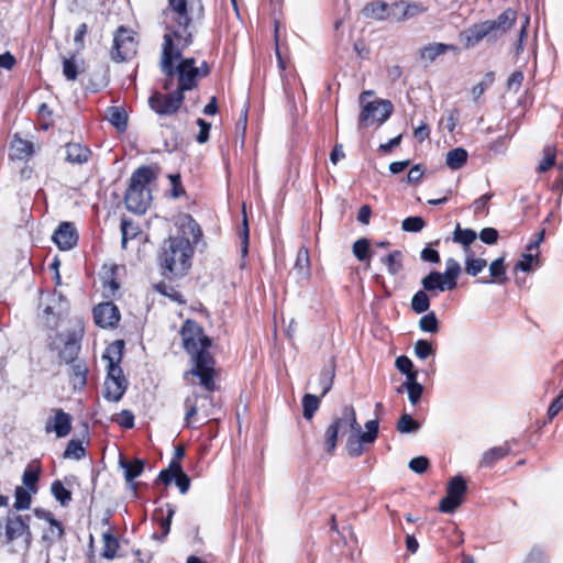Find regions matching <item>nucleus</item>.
I'll use <instances>...</instances> for the list:
<instances>
[{
    "mask_svg": "<svg viewBox=\"0 0 563 563\" xmlns=\"http://www.w3.org/2000/svg\"><path fill=\"white\" fill-rule=\"evenodd\" d=\"M203 16L201 0H168V7L164 10V23L166 33L162 51L161 68L167 79L164 89L172 88L173 78L178 75L177 91L183 95L196 86L197 77L207 76L209 68L203 62L201 67L195 65L194 58L183 59L177 68L173 63L181 57L184 49L191 43L196 31V23Z\"/></svg>",
    "mask_w": 563,
    "mask_h": 563,
    "instance_id": "obj_1",
    "label": "nucleus"
},
{
    "mask_svg": "<svg viewBox=\"0 0 563 563\" xmlns=\"http://www.w3.org/2000/svg\"><path fill=\"white\" fill-rule=\"evenodd\" d=\"M185 350L192 356L194 367L186 373L199 377L201 386L207 390L214 389L213 358L208 352L211 340L194 321L187 320L180 331Z\"/></svg>",
    "mask_w": 563,
    "mask_h": 563,
    "instance_id": "obj_2",
    "label": "nucleus"
},
{
    "mask_svg": "<svg viewBox=\"0 0 563 563\" xmlns=\"http://www.w3.org/2000/svg\"><path fill=\"white\" fill-rule=\"evenodd\" d=\"M194 249L188 238L170 236L162 246L159 263L165 277L183 276L190 267Z\"/></svg>",
    "mask_w": 563,
    "mask_h": 563,
    "instance_id": "obj_3",
    "label": "nucleus"
},
{
    "mask_svg": "<svg viewBox=\"0 0 563 563\" xmlns=\"http://www.w3.org/2000/svg\"><path fill=\"white\" fill-rule=\"evenodd\" d=\"M124 342L117 340L109 344L102 355L107 362V379L104 382V397L110 401H119L126 389V380L120 367Z\"/></svg>",
    "mask_w": 563,
    "mask_h": 563,
    "instance_id": "obj_4",
    "label": "nucleus"
},
{
    "mask_svg": "<svg viewBox=\"0 0 563 563\" xmlns=\"http://www.w3.org/2000/svg\"><path fill=\"white\" fill-rule=\"evenodd\" d=\"M515 22L516 12L507 9L495 20L474 24L466 31V46L473 47L484 38L492 42L497 41L514 26Z\"/></svg>",
    "mask_w": 563,
    "mask_h": 563,
    "instance_id": "obj_5",
    "label": "nucleus"
},
{
    "mask_svg": "<svg viewBox=\"0 0 563 563\" xmlns=\"http://www.w3.org/2000/svg\"><path fill=\"white\" fill-rule=\"evenodd\" d=\"M155 178L151 167H140L131 176L130 186L125 194L126 208L135 213H144L151 201L150 190L146 185Z\"/></svg>",
    "mask_w": 563,
    "mask_h": 563,
    "instance_id": "obj_6",
    "label": "nucleus"
},
{
    "mask_svg": "<svg viewBox=\"0 0 563 563\" xmlns=\"http://www.w3.org/2000/svg\"><path fill=\"white\" fill-rule=\"evenodd\" d=\"M371 95V91H364L360 96L362 110L358 115V129H367L374 124L380 125L393 112V104L388 100L366 101V97Z\"/></svg>",
    "mask_w": 563,
    "mask_h": 563,
    "instance_id": "obj_7",
    "label": "nucleus"
},
{
    "mask_svg": "<svg viewBox=\"0 0 563 563\" xmlns=\"http://www.w3.org/2000/svg\"><path fill=\"white\" fill-rule=\"evenodd\" d=\"M347 430L350 433L361 431V426L356 420L355 410L352 406L343 407L341 416L335 418L327 428L324 433V444L328 453L333 454L339 433Z\"/></svg>",
    "mask_w": 563,
    "mask_h": 563,
    "instance_id": "obj_8",
    "label": "nucleus"
},
{
    "mask_svg": "<svg viewBox=\"0 0 563 563\" xmlns=\"http://www.w3.org/2000/svg\"><path fill=\"white\" fill-rule=\"evenodd\" d=\"M25 519L19 515H9L5 518L4 537L8 542L16 543L23 551H27L32 543V533Z\"/></svg>",
    "mask_w": 563,
    "mask_h": 563,
    "instance_id": "obj_9",
    "label": "nucleus"
},
{
    "mask_svg": "<svg viewBox=\"0 0 563 563\" xmlns=\"http://www.w3.org/2000/svg\"><path fill=\"white\" fill-rule=\"evenodd\" d=\"M183 101L184 95L177 90L168 95L155 92L150 97L148 106L159 115H172L178 111Z\"/></svg>",
    "mask_w": 563,
    "mask_h": 563,
    "instance_id": "obj_10",
    "label": "nucleus"
},
{
    "mask_svg": "<svg viewBox=\"0 0 563 563\" xmlns=\"http://www.w3.org/2000/svg\"><path fill=\"white\" fill-rule=\"evenodd\" d=\"M467 486L462 476H454L448 484L446 496L440 501L442 512L452 514L462 503Z\"/></svg>",
    "mask_w": 563,
    "mask_h": 563,
    "instance_id": "obj_11",
    "label": "nucleus"
},
{
    "mask_svg": "<svg viewBox=\"0 0 563 563\" xmlns=\"http://www.w3.org/2000/svg\"><path fill=\"white\" fill-rule=\"evenodd\" d=\"M184 405L186 408L185 423L187 427L192 426V419L199 411H201L203 418H208L213 413L212 398L208 395L191 394L186 397Z\"/></svg>",
    "mask_w": 563,
    "mask_h": 563,
    "instance_id": "obj_12",
    "label": "nucleus"
},
{
    "mask_svg": "<svg viewBox=\"0 0 563 563\" xmlns=\"http://www.w3.org/2000/svg\"><path fill=\"white\" fill-rule=\"evenodd\" d=\"M136 53V42L130 32L124 27H119L114 34L112 58L117 62H123L131 58Z\"/></svg>",
    "mask_w": 563,
    "mask_h": 563,
    "instance_id": "obj_13",
    "label": "nucleus"
},
{
    "mask_svg": "<svg viewBox=\"0 0 563 563\" xmlns=\"http://www.w3.org/2000/svg\"><path fill=\"white\" fill-rule=\"evenodd\" d=\"M54 417L45 423L47 433L55 432L57 438H65L71 431V417L63 409H54Z\"/></svg>",
    "mask_w": 563,
    "mask_h": 563,
    "instance_id": "obj_14",
    "label": "nucleus"
},
{
    "mask_svg": "<svg viewBox=\"0 0 563 563\" xmlns=\"http://www.w3.org/2000/svg\"><path fill=\"white\" fill-rule=\"evenodd\" d=\"M95 322L101 328H112L120 320V311L112 302L99 303L93 309Z\"/></svg>",
    "mask_w": 563,
    "mask_h": 563,
    "instance_id": "obj_15",
    "label": "nucleus"
},
{
    "mask_svg": "<svg viewBox=\"0 0 563 563\" xmlns=\"http://www.w3.org/2000/svg\"><path fill=\"white\" fill-rule=\"evenodd\" d=\"M159 479L165 484H169L175 479V483L181 494H186L189 489L190 479L183 472L180 464L176 461H172L168 468L161 471Z\"/></svg>",
    "mask_w": 563,
    "mask_h": 563,
    "instance_id": "obj_16",
    "label": "nucleus"
},
{
    "mask_svg": "<svg viewBox=\"0 0 563 563\" xmlns=\"http://www.w3.org/2000/svg\"><path fill=\"white\" fill-rule=\"evenodd\" d=\"M53 241L59 250H70L77 243V233L69 222L62 223L53 235Z\"/></svg>",
    "mask_w": 563,
    "mask_h": 563,
    "instance_id": "obj_17",
    "label": "nucleus"
},
{
    "mask_svg": "<svg viewBox=\"0 0 563 563\" xmlns=\"http://www.w3.org/2000/svg\"><path fill=\"white\" fill-rule=\"evenodd\" d=\"M449 51H456V47L444 43H429L418 51V57L424 65H430Z\"/></svg>",
    "mask_w": 563,
    "mask_h": 563,
    "instance_id": "obj_18",
    "label": "nucleus"
},
{
    "mask_svg": "<svg viewBox=\"0 0 563 563\" xmlns=\"http://www.w3.org/2000/svg\"><path fill=\"white\" fill-rule=\"evenodd\" d=\"M294 272L298 279L307 280L311 275L309 251L306 246L298 250Z\"/></svg>",
    "mask_w": 563,
    "mask_h": 563,
    "instance_id": "obj_19",
    "label": "nucleus"
},
{
    "mask_svg": "<svg viewBox=\"0 0 563 563\" xmlns=\"http://www.w3.org/2000/svg\"><path fill=\"white\" fill-rule=\"evenodd\" d=\"M90 151L79 143H68L66 145V159L69 163L82 164L87 162Z\"/></svg>",
    "mask_w": 563,
    "mask_h": 563,
    "instance_id": "obj_20",
    "label": "nucleus"
},
{
    "mask_svg": "<svg viewBox=\"0 0 563 563\" xmlns=\"http://www.w3.org/2000/svg\"><path fill=\"white\" fill-rule=\"evenodd\" d=\"M388 3L383 1H373L367 3L363 9V14L366 18L375 20H388Z\"/></svg>",
    "mask_w": 563,
    "mask_h": 563,
    "instance_id": "obj_21",
    "label": "nucleus"
},
{
    "mask_svg": "<svg viewBox=\"0 0 563 563\" xmlns=\"http://www.w3.org/2000/svg\"><path fill=\"white\" fill-rule=\"evenodd\" d=\"M442 273L431 272L421 279V285L426 291L435 294L437 291H444Z\"/></svg>",
    "mask_w": 563,
    "mask_h": 563,
    "instance_id": "obj_22",
    "label": "nucleus"
},
{
    "mask_svg": "<svg viewBox=\"0 0 563 563\" xmlns=\"http://www.w3.org/2000/svg\"><path fill=\"white\" fill-rule=\"evenodd\" d=\"M335 377V365L333 362L327 364L320 374L319 385L321 387V396H324L332 388Z\"/></svg>",
    "mask_w": 563,
    "mask_h": 563,
    "instance_id": "obj_23",
    "label": "nucleus"
},
{
    "mask_svg": "<svg viewBox=\"0 0 563 563\" xmlns=\"http://www.w3.org/2000/svg\"><path fill=\"white\" fill-rule=\"evenodd\" d=\"M467 152L462 147H456L448 152L445 157L446 165L453 169H460L467 161Z\"/></svg>",
    "mask_w": 563,
    "mask_h": 563,
    "instance_id": "obj_24",
    "label": "nucleus"
},
{
    "mask_svg": "<svg viewBox=\"0 0 563 563\" xmlns=\"http://www.w3.org/2000/svg\"><path fill=\"white\" fill-rule=\"evenodd\" d=\"M109 122L119 131H124L128 125V115L125 111L119 107H110L106 114Z\"/></svg>",
    "mask_w": 563,
    "mask_h": 563,
    "instance_id": "obj_25",
    "label": "nucleus"
},
{
    "mask_svg": "<svg viewBox=\"0 0 563 563\" xmlns=\"http://www.w3.org/2000/svg\"><path fill=\"white\" fill-rule=\"evenodd\" d=\"M13 156L18 159H24L33 154V143L20 137H14L11 143Z\"/></svg>",
    "mask_w": 563,
    "mask_h": 563,
    "instance_id": "obj_26",
    "label": "nucleus"
},
{
    "mask_svg": "<svg viewBox=\"0 0 563 563\" xmlns=\"http://www.w3.org/2000/svg\"><path fill=\"white\" fill-rule=\"evenodd\" d=\"M365 440H363L361 431L350 433L346 440L345 449L350 456L357 457L363 454V444H365Z\"/></svg>",
    "mask_w": 563,
    "mask_h": 563,
    "instance_id": "obj_27",
    "label": "nucleus"
},
{
    "mask_svg": "<svg viewBox=\"0 0 563 563\" xmlns=\"http://www.w3.org/2000/svg\"><path fill=\"white\" fill-rule=\"evenodd\" d=\"M102 556L107 560H112L115 556L117 551L119 549L118 539L112 534L110 530H107L102 533Z\"/></svg>",
    "mask_w": 563,
    "mask_h": 563,
    "instance_id": "obj_28",
    "label": "nucleus"
},
{
    "mask_svg": "<svg viewBox=\"0 0 563 563\" xmlns=\"http://www.w3.org/2000/svg\"><path fill=\"white\" fill-rule=\"evenodd\" d=\"M466 258H465V272L470 276H477L487 265L484 258H475L474 254L470 252L467 249Z\"/></svg>",
    "mask_w": 563,
    "mask_h": 563,
    "instance_id": "obj_29",
    "label": "nucleus"
},
{
    "mask_svg": "<svg viewBox=\"0 0 563 563\" xmlns=\"http://www.w3.org/2000/svg\"><path fill=\"white\" fill-rule=\"evenodd\" d=\"M489 274L493 278L492 282H496L498 284H504L507 282L505 258L503 256L494 260L490 263Z\"/></svg>",
    "mask_w": 563,
    "mask_h": 563,
    "instance_id": "obj_30",
    "label": "nucleus"
},
{
    "mask_svg": "<svg viewBox=\"0 0 563 563\" xmlns=\"http://www.w3.org/2000/svg\"><path fill=\"white\" fill-rule=\"evenodd\" d=\"M477 234L472 229H462L457 223L453 232V241L468 247L476 239Z\"/></svg>",
    "mask_w": 563,
    "mask_h": 563,
    "instance_id": "obj_31",
    "label": "nucleus"
},
{
    "mask_svg": "<svg viewBox=\"0 0 563 563\" xmlns=\"http://www.w3.org/2000/svg\"><path fill=\"white\" fill-rule=\"evenodd\" d=\"M410 306L416 313H423L428 311L430 307V298L427 291L424 289L417 291L411 298Z\"/></svg>",
    "mask_w": 563,
    "mask_h": 563,
    "instance_id": "obj_32",
    "label": "nucleus"
},
{
    "mask_svg": "<svg viewBox=\"0 0 563 563\" xmlns=\"http://www.w3.org/2000/svg\"><path fill=\"white\" fill-rule=\"evenodd\" d=\"M402 387H405V389L407 390L408 393V398H409V401L412 404V405H416L419 399L421 398V395L423 393V387L420 383L417 382V378H415L412 375L411 377H409V380H406L404 384H402Z\"/></svg>",
    "mask_w": 563,
    "mask_h": 563,
    "instance_id": "obj_33",
    "label": "nucleus"
},
{
    "mask_svg": "<svg viewBox=\"0 0 563 563\" xmlns=\"http://www.w3.org/2000/svg\"><path fill=\"white\" fill-rule=\"evenodd\" d=\"M508 453L509 448L507 445L493 448L484 453L481 464L484 466H490Z\"/></svg>",
    "mask_w": 563,
    "mask_h": 563,
    "instance_id": "obj_34",
    "label": "nucleus"
},
{
    "mask_svg": "<svg viewBox=\"0 0 563 563\" xmlns=\"http://www.w3.org/2000/svg\"><path fill=\"white\" fill-rule=\"evenodd\" d=\"M387 266L390 275H397L402 269V254L400 251H394L382 260Z\"/></svg>",
    "mask_w": 563,
    "mask_h": 563,
    "instance_id": "obj_35",
    "label": "nucleus"
},
{
    "mask_svg": "<svg viewBox=\"0 0 563 563\" xmlns=\"http://www.w3.org/2000/svg\"><path fill=\"white\" fill-rule=\"evenodd\" d=\"M396 429L399 433H415L420 429V424L409 413H402Z\"/></svg>",
    "mask_w": 563,
    "mask_h": 563,
    "instance_id": "obj_36",
    "label": "nucleus"
},
{
    "mask_svg": "<svg viewBox=\"0 0 563 563\" xmlns=\"http://www.w3.org/2000/svg\"><path fill=\"white\" fill-rule=\"evenodd\" d=\"M31 494H32V492L30 489H26L21 486L16 487L15 493H14L15 500H14L13 507L16 510L29 509L31 506V500H32Z\"/></svg>",
    "mask_w": 563,
    "mask_h": 563,
    "instance_id": "obj_37",
    "label": "nucleus"
},
{
    "mask_svg": "<svg viewBox=\"0 0 563 563\" xmlns=\"http://www.w3.org/2000/svg\"><path fill=\"white\" fill-rule=\"evenodd\" d=\"M124 468V477L126 482H132L134 478L141 475L144 468V462L142 460H135L131 463L121 462Z\"/></svg>",
    "mask_w": 563,
    "mask_h": 563,
    "instance_id": "obj_38",
    "label": "nucleus"
},
{
    "mask_svg": "<svg viewBox=\"0 0 563 563\" xmlns=\"http://www.w3.org/2000/svg\"><path fill=\"white\" fill-rule=\"evenodd\" d=\"M319 398L311 394H306L302 398L303 417L310 420L319 408Z\"/></svg>",
    "mask_w": 563,
    "mask_h": 563,
    "instance_id": "obj_39",
    "label": "nucleus"
},
{
    "mask_svg": "<svg viewBox=\"0 0 563 563\" xmlns=\"http://www.w3.org/2000/svg\"><path fill=\"white\" fill-rule=\"evenodd\" d=\"M556 150L554 146L548 145L543 150V158L538 165V172L544 173L555 164Z\"/></svg>",
    "mask_w": 563,
    "mask_h": 563,
    "instance_id": "obj_40",
    "label": "nucleus"
},
{
    "mask_svg": "<svg viewBox=\"0 0 563 563\" xmlns=\"http://www.w3.org/2000/svg\"><path fill=\"white\" fill-rule=\"evenodd\" d=\"M121 233H122V242H121L122 247L125 249L128 241L137 235L139 228L136 225H134V223L131 220L123 218L121 220Z\"/></svg>",
    "mask_w": 563,
    "mask_h": 563,
    "instance_id": "obj_41",
    "label": "nucleus"
},
{
    "mask_svg": "<svg viewBox=\"0 0 563 563\" xmlns=\"http://www.w3.org/2000/svg\"><path fill=\"white\" fill-rule=\"evenodd\" d=\"M388 20L393 22L406 21L405 1L388 3Z\"/></svg>",
    "mask_w": 563,
    "mask_h": 563,
    "instance_id": "obj_42",
    "label": "nucleus"
},
{
    "mask_svg": "<svg viewBox=\"0 0 563 563\" xmlns=\"http://www.w3.org/2000/svg\"><path fill=\"white\" fill-rule=\"evenodd\" d=\"M52 494L60 503L66 506L71 500V493L64 487L59 481H55L51 486Z\"/></svg>",
    "mask_w": 563,
    "mask_h": 563,
    "instance_id": "obj_43",
    "label": "nucleus"
},
{
    "mask_svg": "<svg viewBox=\"0 0 563 563\" xmlns=\"http://www.w3.org/2000/svg\"><path fill=\"white\" fill-rule=\"evenodd\" d=\"M419 329L423 332L437 333L439 331V321L434 312L423 316L419 320Z\"/></svg>",
    "mask_w": 563,
    "mask_h": 563,
    "instance_id": "obj_44",
    "label": "nucleus"
},
{
    "mask_svg": "<svg viewBox=\"0 0 563 563\" xmlns=\"http://www.w3.org/2000/svg\"><path fill=\"white\" fill-rule=\"evenodd\" d=\"M85 455V449L81 441L71 439L64 452V457L80 460Z\"/></svg>",
    "mask_w": 563,
    "mask_h": 563,
    "instance_id": "obj_45",
    "label": "nucleus"
},
{
    "mask_svg": "<svg viewBox=\"0 0 563 563\" xmlns=\"http://www.w3.org/2000/svg\"><path fill=\"white\" fill-rule=\"evenodd\" d=\"M353 254L361 262L367 261L369 257L368 240L363 238L355 241L353 244Z\"/></svg>",
    "mask_w": 563,
    "mask_h": 563,
    "instance_id": "obj_46",
    "label": "nucleus"
},
{
    "mask_svg": "<svg viewBox=\"0 0 563 563\" xmlns=\"http://www.w3.org/2000/svg\"><path fill=\"white\" fill-rule=\"evenodd\" d=\"M413 349L416 356L420 360H426L434 353L432 344L427 340H418Z\"/></svg>",
    "mask_w": 563,
    "mask_h": 563,
    "instance_id": "obj_47",
    "label": "nucleus"
},
{
    "mask_svg": "<svg viewBox=\"0 0 563 563\" xmlns=\"http://www.w3.org/2000/svg\"><path fill=\"white\" fill-rule=\"evenodd\" d=\"M23 484L26 489H30L32 493H36V483L38 481V470L27 467L23 473Z\"/></svg>",
    "mask_w": 563,
    "mask_h": 563,
    "instance_id": "obj_48",
    "label": "nucleus"
},
{
    "mask_svg": "<svg viewBox=\"0 0 563 563\" xmlns=\"http://www.w3.org/2000/svg\"><path fill=\"white\" fill-rule=\"evenodd\" d=\"M396 367L407 376V380H409V377H411V375L417 378V372L412 371V362L410 361V358H408L407 356L405 355H401V356H398L396 358Z\"/></svg>",
    "mask_w": 563,
    "mask_h": 563,
    "instance_id": "obj_49",
    "label": "nucleus"
},
{
    "mask_svg": "<svg viewBox=\"0 0 563 563\" xmlns=\"http://www.w3.org/2000/svg\"><path fill=\"white\" fill-rule=\"evenodd\" d=\"M538 262V252L537 253H525L521 256V260L517 262L515 269L522 272H531L533 269L532 263Z\"/></svg>",
    "mask_w": 563,
    "mask_h": 563,
    "instance_id": "obj_50",
    "label": "nucleus"
},
{
    "mask_svg": "<svg viewBox=\"0 0 563 563\" xmlns=\"http://www.w3.org/2000/svg\"><path fill=\"white\" fill-rule=\"evenodd\" d=\"M424 224V220L421 217H409L402 221L401 228L407 232H419L423 229Z\"/></svg>",
    "mask_w": 563,
    "mask_h": 563,
    "instance_id": "obj_51",
    "label": "nucleus"
},
{
    "mask_svg": "<svg viewBox=\"0 0 563 563\" xmlns=\"http://www.w3.org/2000/svg\"><path fill=\"white\" fill-rule=\"evenodd\" d=\"M34 514L37 518L40 519H44V520H47L49 522L51 526H54L55 528H57V537L58 538H62L64 536V529L60 525V522H58L52 515V512L47 511V510H44V509H35L34 510Z\"/></svg>",
    "mask_w": 563,
    "mask_h": 563,
    "instance_id": "obj_52",
    "label": "nucleus"
},
{
    "mask_svg": "<svg viewBox=\"0 0 563 563\" xmlns=\"http://www.w3.org/2000/svg\"><path fill=\"white\" fill-rule=\"evenodd\" d=\"M365 432L361 431L363 440L368 443H373L375 439L377 438L378 433V421L377 420H369L365 423Z\"/></svg>",
    "mask_w": 563,
    "mask_h": 563,
    "instance_id": "obj_53",
    "label": "nucleus"
},
{
    "mask_svg": "<svg viewBox=\"0 0 563 563\" xmlns=\"http://www.w3.org/2000/svg\"><path fill=\"white\" fill-rule=\"evenodd\" d=\"M446 269L442 274L444 279H457L461 274V266L454 258H449L445 263Z\"/></svg>",
    "mask_w": 563,
    "mask_h": 563,
    "instance_id": "obj_54",
    "label": "nucleus"
},
{
    "mask_svg": "<svg viewBox=\"0 0 563 563\" xmlns=\"http://www.w3.org/2000/svg\"><path fill=\"white\" fill-rule=\"evenodd\" d=\"M428 466H429V460L424 456L413 457L409 462V468L417 474L424 473L427 471Z\"/></svg>",
    "mask_w": 563,
    "mask_h": 563,
    "instance_id": "obj_55",
    "label": "nucleus"
},
{
    "mask_svg": "<svg viewBox=\"0 0 563 563\" xmlns=\"http://www.w3.org/2000/svg\"><path fill=\"white\" fill-rule=\"evenodd\" d=\"M426 8L418 2L405 1L406 20H409L418 14L426 12Z\"/></svg>",
    "mask_w": 563,
    "mask_h": 563,
    "instance_id": "obj_56",
    "label": "nucleus"
},
{
    "mask_svg": "<svg viewBox=\"0 0 563 563\" xmlns=\"http://www.w3.org/2000/svg\"><path fill=\"white\" fill-rule=\"evenodd\" d=\"M523 563H548V559L541 549H532Z\"/></svg>",
    "mask_w": 563,
    "mask_h": 563,
    "instance_id": "obj_57",
    "label": "nucleus"
},
{
    "mask_svg": "<svg viewBox=\"0 0 563 563\" xmlns=\"http://www.w3.org/2000/svg\"><path fill=\"white\" fill-rule=\"evenodd\" d=\"M479 239L486 244H495L498 239V231L494 228H485L479 232Z\"/></svg>",
    "mask_w": 563,
    "mask_h": 563,
    "instance_id": "obj_58",
    "label": "nucleus"
},
{
    "mask_svg": "<svg viewBox=\"0 0 563 563\" xmlns=\"http://www.w3.org/2000/svg\"><path fill=\"white\" fill-rule=\"evenodd\" d=\"M114 421L124 428H132L134 426V416L131 411L123 410L118 415Z\"/></svg>",
    "mask_w": 563,
    "mask_h": 563,
    "instance_id": "obj_59",
    "label": "nucleus"
},
{
    "mask_svg": "<svg viewBox=\"0 0 563 563\" xmlns=\"http://www.w3.org/2000/svg\"><path fill=\"white\" fill-rule=\"evenodd\" d=\"M170 184H172V196L174 198H178L181 195L185 194V190L180 183V175L179 174H172L168 176Z\"/></svg>",
    "mask_w": 563,
    "mask_h": 563,
    "instance_id": "obj_60",
    "label": "nucleus"
},
{
    "mask_svg": "<svg viewBox=\"0 0 563 563\" xmlns=\"http://www.w3.org/2000/svg\"><path fill=\"white\" fill-rule=\"evenodd\" d=\"M562 409H563V391L549 406L548 419L552 420Z\"/></svg>",
    "mask_w": 563,
    "mask_h": 563,
    "instance_id": "obj_61",
    "label": "nucleus"
},
{
    "mask_svg": "<svg viewBox=\"0 0 563 563\" xmlns=\"http://www.w3.org/2000/svg\"><path fill=\"white\" fill-rule=\"evenodd\" d=\"M63 74L68 80H75L77 78V66L73 59H65L63 63Z\"/></svg>",
    "mask_w": 563,
    "mask_h": 563,
    "instance_id": "obj_62",
    "label": "nucleus"
},
{
    "mask_svg": "<svg viewBox=\"0 0 563 563\" xmlns=\"http://www.w3.org/2000/svg\"><path fill=\"white\" fill-rule=\"evenodd\" d=\"M197 124L200 128V131L197 135V142L206 143L209 139V131L211 129V124L205 121L203 119H198Z\"/></svg>",
    "mask_w": 563,
    "mask_h": 563,
    "instance_id": "obj_63",
    "label": "nucleus"
},
{
    "mask_svg": "<svg viewBox=\"0 0 563 563\" xmlns=\"http://www.w3.org/2000/svg\"><path fill=\"white\" fill-rule=\"evenodd\" d=\"M523 74L521 71H515L514 74H511L507 81L508 90L517 92L521 86Z\"/></svg>",
    "mask_w": 563,
    "mask_h": 563,
    "instance_id": "obj_64",
    "label": "nucleus"
}]
</instances>
